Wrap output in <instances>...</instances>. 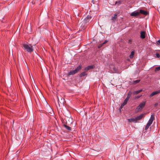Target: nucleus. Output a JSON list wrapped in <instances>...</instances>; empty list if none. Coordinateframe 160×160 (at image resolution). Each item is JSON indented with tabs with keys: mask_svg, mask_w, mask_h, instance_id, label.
Here are the masks:
<instances>
[{
	"mask_svg": "<svg viewBox=\"0 0 160 160\" xmlns=\"http://www.w3.org/2000/svg\"><path fill=\"white\" fill-rule=\"evenodd\" d=\"M160 70V66L156 67L155 68V71H159Z\"/></svg>",
	"mask_w": 160,
	"mask_h": 160,
	"instance_id": "obj_21",
	"label": "nucleus"
},
{
	"mask_svg": "<svg viewBox=\"0 0 160 160\" xmlns=\"http://www.w3.org/2000/svg\"><path fill=\"white\" fill-rule=\"evenodd\" d=\"M128 98H126L125 100H124L123 102V106L125 105L127 103L128 101Z\"/></svg>",
	"mask_w": 160,
	"mask_h": 160,
	"instance_id": "obj_19",
	"label": "nucleus"
},
{
	"mask_svg": "<svg viewBox=\"0 0 160 160\" xmlns=\"http://www.w3.org/2000/svg\"><path fill=\"white\" fill-rule=\"evenodd\" d=\"M81 68L80 66H79L77 67V68L74 70L70 71L68 73V76H69L71 75H72L77 73L79 71Z\"/></svg>",
	"mask_w": 160,
	"mask_h": 160,
	"instance_id": "obj_4",
	"label": "nucleus"
},
{
	"mask_svg": "<svg viewBox=\"0 0 160 160\" xmlns=\"http://www.w3.org/2000/svg\"><path fill=\"white\" fill-rule=\"evenodd\" d=\"M140 14V12H139L138 11H135L134 12H132L130 14V16H134L136 17L137 16H138Z\"/></svg>",
	"mask_w": 160,
	"mask_h": 160,
	"instance_id": "obj_7",
	"label": "nucleus"
},
{
	"mask_svg": "<svg viewBox=\"0 0 160 160\" xmlns=\"http://www.w3.org/2000/svg\"><path fill=\"white\" fill-rule=\"evenodd\" d=\"M91 16L88 15L84 19V22L85 23H87L88 22L90 19H91Z\"/></svg>",
	"mask_w": 160,
	"mask_h": 160,
	"instance_id": "obj_9",
	"label": "nucleus"
},
{
	"mask_svg": "<svg viewBox=\"0 0 160 160\" xmlns=\"http://www.w3.org/2000/svg\"><path fill=\"white\" fill-rule=\"evenodd\" d=\"M129 42H132V40H131L130 39V40H129Z\"/></svg>",
	"mask_w": 160,
	"mask_h": 160,
	"instance_id": "obj_30",
	"label": "nucleus"
},
{
	"mask_svg": "<svg viewBox=\"0 0 160 160\" xmlns=\"http://www.w3.org/2000/svg\"><path fill=\"white\" fill-rule=\"evenodd\" d=\"M160 93V90H159L155 91H154L152 92L151 94L150 95L149 97H151L153 96H154Z\"/></svg>",
	"mask_w": 160,
	"mask_h": 160,
	"instance_id": "obj_6",
	"label": "nucleus"
},
{
	"mask_svg": "<svg viewBox=\"0 0 160 160\" xmlns=\"http://www.w3.org/2000/svg\"><path fill=\"white\" fill-rule=\"evenodd\" d=\"M140 37L144 39L145 38V32L144 31H142L140 32Z\"/></svg>",
	"mask_w": 160,
	"mask_h": 160,
	"instance_id": "obj_10",
	"label": "nucleus"
},
{
	"mask_svg": "<svg viewBox=\"0 0 160 160\" xmlns=\"http://www.w3.org/2000/svg\"><path fill=\"white\" fill-rule=\"evenodd\" d=\"M86 74V72H83L80 74V77H82L83 76H85Z\"/></svg>",
	"mask_w": 160,
	"mask_h": 160,
	"instance_id": "obj_20",
	"label": "nucleus"
},
{
	"mask_svg": "<svg viewBox=\"0 0 160 160\" xmlns=\"http://www.w3.org/2000/svg\"><path fill=\"white\" fill-rule=\"evenodd\" d=\"M141 96H137V97H136V98H139L140 97H141Z\"/></svg>",
	"mask_w": 160,
	"mask_h": 160,
	"instance_id": "obj_29",
	"label": "nucleus"
},
{
	"mask_svg": "<svg viewBox=\"0 0 160 160\" xmlns=\"http://www.w3.org/2000/svg\"><path fill=\"white\" fill-rule=\"evenodd\" d=\"M23 47L24 49L28 52H31L33 51L32 46L31 45L24 44L23 45Z\"/></svg>",
	"mask_w": 160,
	"mask_h": 160,
	"instance_id": "obj_2",
	"label": "nucleus"
},
{
	"mask_svg": "<svg viewBox=\"0 0 160 160\" xmlns=\"http://www.w3.org/2000/svg\"><path fill=\"white\" fill-rule=\"evenodd\" d=\"M134 54V51H132L131 52V54L129 55V57L130 58H133Z\"/></svg>",
	"mask_w": 160,
	"mask_h": 160,
	"instance_id": "obj_14",
	"label": "nucleus"
},
{
	"mask_svg": "<svg viewBox=\"0 0 160 160\" xmlns=\"http://www.w3.org/2000/svg\"><path fill=\"white\" fill-rule=\"evenodd\" d=\"M63 125H64V127L66 128V129H67L68 130H69V131H70L71 130V128L70 127H69V126H68L65 124H64Z\"/></svg>",
	"mask_w": 160,
	"mask_h": 160,
	"instance_id": "obj_17",
	"label": "nucleus"
},
{
	"mask_svg": "<svg viewBox=\"0 0 160 160\" xmlns=\"http://www.w3.org/2000/svg\"><path fill=\"white\" fill-rule=\"evenodd\" d=\"M142 89H140L138 91H135L133 92V93L134 94H137L142 92Z\"/></svg>",
	"mask_w": 160,
	"mask_h": 160,
	"instance_id": "obj_15",
	"label": "nucleus"
},
{
	"mask_svg": "<svg viewBox=\"0 0 160 160\" xmlns=\"http://www.w3.org/2000/svg\"><path fill=\"white\" fill-rule=\"evenodd\" d=\"M123 105V103H122L121 105V108H122L124 106H123L122 105Z\"/></svg>",
	"mask_w": 160,
	"mask_h": 160,
	"instance_id": "obj_28",
	"label": "nucleus"
},
{
	"mask_svg": "<svg viewBox=\"0 0 160 160\" xmlns=\"http://www.w3.org/2000/svg\"><path fill=\"white\" fill-rule=\"evenodd\" d=\"M146 101L142 102L137 108L135 110V112H138L141 111L145 106Z\"/></svg>",
	"mask_w": 160,
	"mask_h": 160,
	"instance_id": "obj_3",
	"label": "nucleus"
},
{
	"mask_svg": "<svg viewBox=\"0 0 160 160\" xmlns=\"http://www.w3.org/2000/svg\"><path fill=\"white\" fill-rule=\"evenodd\" d=\"M132 94V92H131L130 91L128 92V94L127 97L126 98H128V99L129 100V98H130V97L131 96Z\"/></svg>",
	"mask_w": 160,
	"mask_h": 160,
	"instance_id": "obj_16",
	"label": "nucleus"
},
{
	"mask_svg": "<svg viewBox=\"0 0 160 160\" xmlns=\"http://www.w3.org/2000/svg\"><path fill=\"white\" fill-rule=\"evenodd\" d=\"M156 56L157 58H159L160 57V54L158 53H156Z\"/></svg>",
	"mask_w": 160,
	"mask_h": 160,
	"instance_id": "obj_24",
	"label": "nucleus"
},
{
	"mask_svg": "<svg viewBox=\"0 0 160 160\" xmlns=\"http://www.w3.org/2000/svg\"><path fill=\"white\" fill-rule=\"evenodd\" d=\"M110 68L111 70H112L113 72H117L118 71L117 69L115 66H111Z\"/></svg>",
	"mask_w": 160,
	"mask_h": 160,
	"instance_id": "obj_8",
	"label": "nucleus"
},
{
	"mask_svg": "<svg viewBox=\"0 0 160 160\" xmlns=\"http://www.w3.org/2000/svg\"><path fill=\"white\" fill-rule=\"evenodd\" d=\"M122 1H116V4H118V5L120 4L121 3Z\"/></svg>",
	"mask_w": 160,
	"mask_h": 160,
	"instance_id": "obj_22",
	"label": "nucleus"
},
{
	"mask_svg": "<svg viewBox=\"0 0 160 160\" xmlns=\"http://www.w3.org/2000/svg\"><path fill=\"white\" fill-rule=\"evenodd\" d=\"M107 42H108L107 41L105 40V41L103 43H102V44L103 45L104 44L106 43Z\"/></svg>",
	"mask_w": 160,
	"mask_h": 160,
	"instance_id": "obj_26",
	"label": "nucleus"
},
{
	"mask_svg": "<svg viewBox=\"0 0 160 160\" xmlns=\"http://www.w3.org/2000/svg\"><path fill=\"white\" fill-rule=\"evenodd\" d=\"M140 81V80H137L134 81L133 83L134 84H136V83H138Z\"/></svg>",
	"mask_w": 160,
	"mask_h": 160,
	"instance_id": "obj_23",
	"label": "nucleus"
},
{
	"mask_svg": "<svg viewBox=\"0 0 160 160\" xmlns=\"http://www.w3.org/2000/svg\"><path fill=\"white\" fill-rule=\"evenodd\" d=\"M145 113H143L135 118L136 122L138 121L141 120L142 118H143L145 117Z\"/></svg>",
	"mask_w": 160,
	"mask_h": 160,
	"instance_id": "obj_5",
	"label": "nucleus"
},
{
	"mask_svg": "<svg viewBox=\"0 0 160 160\" xmlns=\"http://www.w3.org/2000/svg\"><path fill=\"white\" fill-rule=\"evenodd\" d=\"M139 12H140V13H141L145 15H147L148 14V12L142 9L140 10Z\"/></svg>",
	"mask_w": 160,
	"mask_h": 160,
	"instance_id": "obj_12",
	"label": "nucleus"
},
{
	"mask_svg": "<svg viewBox=\"0 0 160 160\" xmlns=\"http://www.w3.org/2000/svg\"><path fill=\"white\" fill-rule=\"evenodd\" d=\"M118 14L117 13H115L114 15V16L112 17V20L114 21L116 20V19L117 18Z\"/></svg>",
	"mask_w": 160,
	"mask_h": 160,
	"instance_id": "obj_13",
	"label": "nucleus"
},
{
	"mask_svg": "<svg viewBox=\"0 0 160 160\" xmlns=\"http://www.w3.org/2000/svg\"><path fill=\"white\" fill-rule=\"evenodd\" d=\"M103 44H102V43L101 44H99L98 46V48H100L101 47H102V46L103 45Z\"/></svg>",
	"mask_w": 160,
	"mask_h": 160,
	"instance_id": "obj_25",
	"label": "nucleus"
},
{
	"mask_svg": "<svg viewBox=\"0 0 160 160\" xmlns=\"http://www.w3.org/2000/svg\"><path fill=\"white\" fill-rule=\"evenodd\" d=\"M157 43L158 44H160V39L159 40H158V41L157 42Z\"/></svg>",
	"mask_w": 160,
	"mask_h": 160,
	"instance_id": "obj_27",
	"label": "nucleus"
},
{
	"mask_svg": "<svg viewBox=\"0 0 160 160\" xmlns=\"http://www.w3.org/2000/svg\"><path fill=\"white\" fill-rule=\"evenodd\" d=\"M127 120L128 122H133L135 123H136V121L135 120V118H128L127 119Z\"/></svg>",
	"mask_w": 160,
	"mask_h": 160,
	"instance_id": "obj_11",
	"label": "nucleus"
},
{
	"mask_svg": "<svg viewBox=\"0 0 160 160\" xmlns=\"http://www.w3.org/2000/svg\"><path fill=\"white\" fill-rule=\"evenodd\" d=\"M155 119V114L153 113L152 114L151 116V117L148 122L146 127L145 128V130H147L149 127L151 126V125L152 123V122Z\"/></svg>",
	"mask_w": 160,
	"mask_h": 160,
	"instance_id": "obj_1",
	"label": "nucleus"
},
{
	"mask_svg": "<svg viewBox=\"0 0 160 160\" xmlns=\"http://www.w3.org/2000/svg\"><path fill=\"white\" fill-rule=\"evenodd\" d=\"M93 68V66H89L86 67L85 68V70H88L90 69Z\"/></svg>",
	"mask_w": 160,
	"mask_h": 160,
	"instance_id": "obj_18",
	"label": "nucleus"
}]
</instances>
